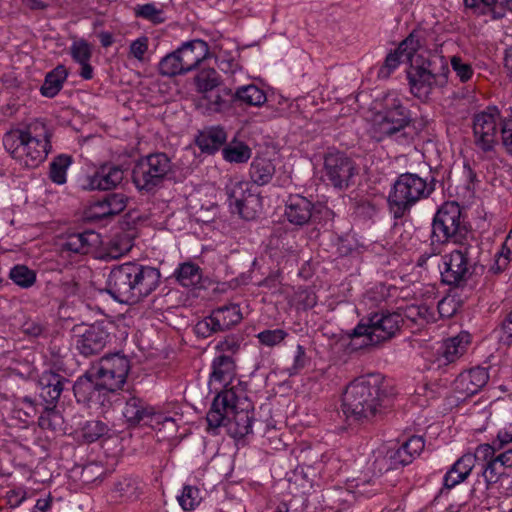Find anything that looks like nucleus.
Returning <instances> with one entry per match:
<instances>
[{
  "label": "nucleus",
  "instance_id": "1",
  "mask_svg": "<svg viewBox=\"0 0 512 512\" xmlns=\"http://www.w3.org/2000/svg\"><path fill=\"white\" fill-rule=\"evenodd\" d=\"M395 394V388L381 374L358 377L347 385L342 395V412L348 421L370 422L381 414Z\"/></svg>",
  "mask_w": 512,
  "mask_h": 512
},
{
  "label": "nucleus",
  "instance_id": "2",
  "mask_svg": "<svg viewBox=\"0 0 512 512\" xmlns=\"http://www.w3.org/2000/svg\"><path fill=\"white\" fill-rule=\"evenodd\" d=\"M160 282L158 268L129 261L110 269L105 291L119 303L136 304L153 293Z\"/></svg>",
  "mask_w": 512,
  "mask_h": 512
},
{
  "label": "nucleus",
  "instance_id": "3",
  "mask_svg": "<svg viewBox=\"0 0 512 512\" xmlns=\"http://www.w3.org/2000/svg\"><path fill=\"white\" fill-rule=\"evenodd\" d=\"M206 420L209 428L224 426L232 438L239 440L253 432L254 406L235 390L222 389L213 399Z\"/></svg>",
  "mask_w": 512,
  "mask_h": 512
},
{
  "label": "nucleus",
  "instance_id": "4",
  "mask_svg": "<svg viewBox=\"0 0 512 512\" xmlns=\"http://www.w3.org/2000/svg\"><path fill=\"white\" fill-rule=\"evenodd\" d=\"M52 129L42 119H36L24 128L12 129L3 136V145L21 165L35 168L52 150Z\"/></svg>",
  "mask_w": 512,
  "mask_h": 512
},
{
  "label": "nucleus",
  "instance_id": "5",
  "mask_svg": "<svg viewBox=\"0 0 512 512\" xmlns=\"http://www.w3.org/2000/svg\"><path fill=\"white\" fill-rule=\"evenodd\" d=\"M374 111L373 130L378 140L395 138L401 142L412 140L406 129L413 123L412 112L404 104L403 97L396 91H388L372 102Z\"/></svg>",
  "mask_w": 512,
  "mask_h": 512
},
{
  "label": "nucleus",
  "instance_id": "6",
  "mask_svg": "<svg viewBox=\"0 0 512 512\" xmlns=\"http://www.w3.org/2000/svg\"><path fill=\"white\" fill-rule=\"evenodd\" d=\"M436 183V178L431 174L426 177L411 172L398 175L387 197L393 218L402 219L419 201L429 198L436 190Z\"/></svg>",
  "mask_w": 512,
  "mask_h": 512
},
{
  "label": "nucleus",
  "instance_id": "7",
  "mask_svg": "<svg viewBox=\"0 0 512 512\" xmlns=\"http://www.w3.org/2000/svg\"><path fill=\"white\" fill-rule=\"evenodd\" d=\"M477 240L461 206L455 201L444 202L436 211L431 223L430 241L434 252L437 246L448 243L463 245Z\"/></svg>",
  "mask_w": 512,
  "mask_h": 512
},
{
  "label": "nucleus",
  "instance_id": "8",
  "mask_svg": "<svg viewBox=\"0 0 512 512\" xmlns=\"http://www.w3.org/2000/svg\"><path fill=\"white\" fill-rule=\"evenodd\" d=\"M449 73L448 63L443 56L418 55L407 70L411 94L420 101L427 102L434 89L447 85Z\"/></svg>",
  "mask_w": 512,
  "mask_h": 512
},
{
  "label": "nucleus",
  "instance_id": "9",
  "mask_svg": "<svg viewBox=\"0 0 512 512\" xmlns=\"http://www.w3.org/2000/svg\"><path fill=\"white\" fill-rule=\"evenodd\" d=\"M403 326V319L397 309L390 311L385 308L371 311L353 329V340L363 338L359 348L375 346L395 337Z\"/></svg>",
  "mask_w": 512,
  "mask_h": 512
},
{
  "label": "nucleus",
  "instance_id": "10",
  "mask_svg": "<svg viewBox=\"0 0 512 512\" xmlns=\"http://www.w3.org/2000/svg\"><path fill=\"white\" fill-rule=\"evenodd\" d=\"M443 258L441 280L444 284L454 288L464 287L476 272L478 258L481 253L479 240L459 245Z\"/></svg>",
  "mask_w": 512,
  "mask_h": 512
},
{
  "label": "nucleus",
  "instance_id": "11",
  "mask_svg": "<svg viewBox=\"0 0 512 512\" xmlns=\"http://www.w3.org/2000/svg\"><path fill=\"white\" fill-rule=\"evenodd\" d=\"M173 173V163L166 153H150L135 162L132 181L140 192L154 193Z\"/></svg>",
  "mask_w": 512,
  "mask_h": 512
},
{
  "label": "nucleus",
  "instance_id": "12",
  "mask_svg": "<svg viewBox=\"0 0 512 512\" xmlns=\"http://www.w3.org/2000/svg\"><path fill=\"white\" fill-rule=\"evenodd\" d=\"M123 416L131 426L145 425L158 430L167 427L171 431H175L177 426L172 416L136 396H130L126 400Z\"/></svg>",
  "mask_w": 512,
  "mask_h": 512
},
{
  "label": "nucleus",
  "instance_id": "13",
  "mask_svg": "<svg viewBox=\"0 0 512 512\" xmlns=\"http://www.w3.org/2000/svg\"><path fill=\"white\" fill-rule=\"evenodd\" d=\"M113 323L96 321L90 325L74 328V342L76 351L83 357L89 358L99 355L114 338Z\"/></svg>",
  "mask_w": 512,
  "mask_h": 512
},
{
  "label": "nucleus",
  "instance_id": "14",
  "mask_svg": "<svg viewBox=\"0 0 512 512\" xmlns=\"http://www.w3.org/2000/svg\"><path fill=\"white\" fill-rule=\"evenodd\" d=\"M73 393L78 404L91 409L109 408L114 392L96 374L86 372L73 384Z\"/></svg>",
  "mask_w": 512,
  "mask_h": 512
},
{
  "label": "nucleus",
  "instance_id": "15",
  "mask_svg": "<svg viewBox=\"0 0 512 512\" xmlns=\"http://www.w3.org/2000/svg\"><path fill=\"white\" fill-rule=\"evenodd\" d=\"M252 188L248 181L230 180L224 189L231 212L245 220L255 219L261 208L260 196Z\"/></svg>",
  "mask_w": 512,
  "mask_h": 512
},
{
  "label": "nucleus",
  "instance_id": "16",
  "mask_svg": "<svg viewBox=\"0 0 512 512\" xmlns=\"http://www.w3.org/2000/svg\"><path fill=\"white\" fill-rule=\"evenodd\" d=\"M500 110L496 106H488L473 116L474 144L484 153L494 150L498 143L499 128H502Z\"/></svg>",
  "mask_w": 512,
  "mask_h": 512
},
{
  "label": "nucleus",
  "instance_id": "17",
  "mask_svg": "<svg viewBox=\"0 0 512 512\" xmlns=\"http://www.w3.org/2000/svg\"><path fill=\"white\" fill-rule=\"evenodd\" d=\"M324 177L337 190H346L354 184L358 174L355 161L342 151H329L324 156Z\"/></svg>",
  "mask_w": 512,
  "mask_h": 512
},
{
  "label": "nucleus",
  "instance_id": "18",
  "mask_svg": "<svg viewBox=\"0 0 512 512\" xmlns=\"http://www.w3.org/2000/svg\"><path fill=\"white\" fill-rule=\"evenodd\" d=\"M242 312L238 304H228L213 309L209 316L198 321L195 332L202 338H207L214 333L230 330L242 320Z\"/></svg>",
  "mask_w": 512,
  "mask_h": 512
},
{
  "label": "nucleus",
  "instance_id": "19",
  "mask_svg": "<svg viewBox=\"0 0 512 512\" xmlns=\"http://www.w3.org/2000/svg\"><path fill=\"white\" fill-rule=\"evenodd\" d=\"M130 368L127 356L120 353L108 354L100 359L95 374L115 393L125 384Z\"/></svg>",
  "mask_w": 512,
  "mask_h": 512
},
{
  "label": "nucleus",
  "instance_id": "20",
  "mask_svg": "<svg viewBox=\"0 0 512 512\" xmlns=\"http://www.w3.org/2000/svg\"><path fill=\"white\" fill-rule=\"evenodd\" d=\"M325 210L326 214L331 211L319 203H314L312 199L301 194H289L285 200V219L295 227H303L311 221L316 213Z\"/></svg>",
  "mask_w": 512,
  "mask_h": 512
},
{
  "label": "nucleus",
  "instance_id": "21",
  "mask_svg": "<svg viewBox=\"0 0 512 512\" xmlns=\"http://www.w3.org/2000/svg\"><path fill=\"white\" fill-rule=\"evenodd\" d=\"M124 179L123 169L111 163H105L97 168L93 174L87 175L83 179V188L85 190H112L116 188Z\"/></svg>",
  "mask_w": 512,
  "mask_h": 512
},
{
  "label": "nucleus",
  "instance_id": "22",
  "mask_svg": "<svg viewBox=\"0 0 512 512\" xmlns=\"http://www.w3.org/2000/svg\"><path fill=\"white\" fill-rule=\"evenodd\" d=\"M198 108L203 114H229L235 108V98L233 91L225 86H221L214 91L201 95L198 100Z\"/></svg>",
  "mask_w": 512,
  "mask_h": 512
},
{
  "label": "nucleus",
  "instance_id": "23",
  "mask_svg": "<svg viewBox=\"0 0 512 512\" xmlns=\"http://www.w3.org/2000/svg\"><path fill=\"white\" fill-rule=\"evenodd\" d=\"M475 466V456L471 453L462 455L445 473L443 487L435 499L448 495L456 485L465 481Z\"/></svg>",
  "mask_w": 512,
  "mask_h": 512
},
{
  "label": "nucleus",
  "instance_id": "24",
  "mask_svg": "<svg viewBox=\"0 0 512 512\" xmlns=\"http://www.w3.org/2000/svg\"><path fill=\"white\" fill-rule=\"evenodd\" d=\"M488 381V368L477 366L458 375L455 390L464 397H470L481 391Z\"/></svg>",
  "mask_w": 512,
  "mask_h": 512
},
{
  "label": "nucleus",
  "instance_id": "25",
  "mask_svg": "<svg viewBox=\"0 0 512 512\" xmlns=\"http://www.w3.org/2000/svg\"><path fill=\"white\" fill-rule=\"evenodd\" d=\"M187 73L198 68L200 63L209 55V45L202 39L183 42L176 49Z\"/></svg>",
  "mask_w": 512,
  "mask_h": 512
},
{
  "label": "nucleus",
  "instance_id": "26",
  "mask_svg": "<svg viewBox=\"0 0 512 512\" xmlns=\"http://www.w3.org/2000/svg\"><path fill=\"white\" fill-rule=\"evenodd\" d=\"M69 383V380L65 376L51 369L45 370L38 378L40 397L47 404H56L65 388V385Z\"/></svg>",
  "mask_w": 512,
  "mask_h": 512
},
{
  "label": "nucleus",
  "instance_id": "27",
  "mask_svg": "<svg viewBox=\"0 0 512 512\" xmlns=\"http://www.w3.org/2000/svg\"><path fill=\"white\" fill-rule=\"evenodd\" d=\"M397 311L408 327L421 328L436 321L434 310L424 303L400 306Z\"/></svg>",
  "mask_w": 512,
  "mask_h": 512
},
{
  "label": "nucleus",
  "instance_id": "28",
  "mask_svg": "<svg viewBox=\"0 0 512 512\" xmlns=\"http://www.w3.org/2000/svg\"><path fill=\"white\" fill-rule=\"evenodd\" d=\"M212 371L209 377V384L219 383L224 386V389H229L227 385L233 380L236 375L235 361L231 356L221 354L215 357L211 365ZM230 389H233L231 387Z\"/></svg>",
  "mask_w": 512,
  "mask_h": 512
},
{
  "label": "nucleus",
  "instance_id": "29",
  "mask_svg": "<svg viewBox=\"0 0 512 512\" xmlns=\"http://www.w3.org/2000/svg\"><path fill=\"white\" fill-rule=\"evenodd\" d=\"M466 8L472 10L476 16L489 15L492 19H502L506 8L512 10L509 4L512 0H463Z\"/></svg>",
  "mask_w": 512,
  "mask_h": 512
},
{
  "label": "nucleus",
  "instance_id": "30",
  "mask_svg": "<svg viewBox=\"0 0 512 512\" xmlns=\"http://www.w3.org/2000/svg\"><path fill=\"white\" fill-rule=\"evenodd\" d=\"M505 470L501 463L496 461L495 458L490 460L488 463H484L482 465L481 473L479 477L483 478L484 481V490L481 491V496L477 494L479 490V486L481 485L480 479H477L475 484L473 485L470 493L472 497L480 499L482 496H487L486 491L491 489L494 484H496L501 477L505 475Z\"/></svg>",
  "mask_w": 512,
  "mask_h": 512
},
{
  "label": "nucleus",
  "instance_id": "31",
  "mask_svg": "<svg viewBox=\"0 0 512 512\" xmlns=\"http://www.w3.org/2000/svg\"><path fill=\"white\" fill-rule=\"evenodd\" d=\"M227 133L221 126H212L200 131L196 137L199 149L207 154H214L226 145Z\"/></svg>",
  "mask_w": 512,
  "mask_h": 512
},
{
  "label": "nucleus",
  "instance_id": "32",
  "mask_svg": "<svg viewBox=\"0 0 512 512\" xmlns=\"http://www.w3.org/2000/svg\"><path fill=\"white\" fill-rule=\"evenodd\" d=\"M98 234L94 231L86 230L80 233L68 234L61 243L63 252L74 254H87L92 246L97 242Z\"/></svg>",
  "mask_w": 512,
  "mask_h": 512
},
{
  "label": "nucleus",
  "instance_id": "33",
  "mask_svg": "<svg viewBox=\"0 0 512 512\" xmlns=\"http://www.w3.org/2000/svg\"><path fill=\"white\" fill-rule=\"evenodd\" d=\"M235 106L260 107L268 101L264 90L255 84L239 86L233 91Z\"/></svg>",
  "mask_w": 512,
  "mask_h": 512
},
{
  "label": "nucleus",
  "instance_id": "34",
  "mask_svg": "<svg viewBox=\"0 0 512 512\" xmlns=\"http://www.w3.org/2000/svg\"><path fill=\"white\" fill-rule=\"evenodd\" d=\"M411 463L410 456L400 447L389 449L385 455L376 457L373 462L374 471L377 469L381 474L383 471L396 470Z\"/></svg>",
  "mask_w": 512,
  "mask_h": 512
},
{
  "label": "nucleus",
  "instance_id": "35",
  "mask_svg": "<svg viewBox=\"0 0 512 512\" xmlns=\"http://www.w3.org/2000/svg\"><path fill=\"white\" fill-rule=\"evenodd\" d=\"M275 171L276 168L271 159L255 157L250 164L249 175L254 184L263 186L272 180Z\"/></svg>",
  "mask_w": 512,
  "mask_h": 512
},
{
  "label": "nucleus",
  "instance_id": "36",
  "mask_svg": "<svg viewBox=\"0 0 512 512\" xmlns=\"http://www.w3.org/2000/svg\"><path fill=\"white\" fill-rule=\"evenodd\" d=\"M68 72L64 65H58L45 76L40 88L41 95L47 98L55 97L63 87Z\"/></svg>",
  "mask_w": 512,
  "mask_h": 512
},
{
  "label": "nucleus",
  "instance_id": "37",
  "mask_svg": "<svg viewBox=\"0 0 512 512\" xmlns=\"http://www.w3.org/2000/svg\"><path fill=\"white\" fill-rule=\"evenodd\" d=\"M471 342V335L468 332H460L458 335L447 339L444 342L443 357L448 363L459 359L466 352Z\"/></svg>",
  "mask_w": 512,
  "mask_h": 512
},
{
  "label": "nucleus",
  "instance_id": "38",
  "mask_svg": "<svg viewBox=\"0 0 512 512\" xmlns=\"http://www.w3.org/2000/svg\"><path fill=\"white\" fill-rule=\"evenodd\" d=\"M223 159L229 163L242 164L252 156V149L243 141L236 138L222 148Z\"/></svg>",
  "mask_w": 512,
  "mask_h": 512
},
{
  "label": "nucleus",
  "instance_id": "39",
  "mask_svg": "<svg viewBox=\"0 0 512 512\" xmlns=\"http://www.w3.org/2000/svg\"><path fill=\"white\" fill-rule=\"evenodd\" d=\"M140 484L141 481L138 477L124 476L115 482L112 492L117 498L133 501L136 500L141 493Z\"/></svg>",
  "mask_w": 512,
  "mask_h": 512
},
{
  "label": "nucleus",
  "instance_id": "40",
  "mask_svg": "<svg viewBox=\"0 0 512 512\" xmlns=\"http://www.w3.org/2000/svg\"><path fill=\"white\" fill-rule=\"evenodd\" d=\"M173 276L183 287H193L200 283L202 274L200 267L192 262H185L178 266Z\"/></svg>",
  "mask_w": 512,
  "mask_h": 512
},
{
  "label": "nucleus",
  "instance_id": "41",
  "mask_svg": "<svg viewBox=\"0 0 512 512\" xmlns=\"http://www.w3.org/2000/svg\"><path fill=\"white\" fill-rule=\"evenodd\" d=\"M158 72L161 76L170 78L187 74L176 50L161 58L158 63Z\"/></svg>",
  "mask_w": 512,
  "mask_h": 512
},
{
  "label": "nucleus",
  "instance_id": "42",
  "mask_svg": "<svg viewBox=\"0 0 512 512\" xmlns=\"http://www.w3.org/2000/svg\"><path fill=\"white\" fill-rule=\"evenodd\" d=\"M390 288L384 283H378L368 289L363 296V303L370 309L383 308L381 305L390 297Z\"/></svg>",
  "mask_w": 512,
  "mask_h": 512
},
{
  "label": "nucleus",
  "instance_id": "43",
  "mask_svg": "<svg viewBox=\"0 0 512 512\" xmlns=\"http://www.w3.org/2000/svg\"><path fill=\"white\" fill-rule=\"evenodd\" d=\"M72 156L60 154L50 163L49 177L55 184L62 185L66 182L67 169L72 164Z\"/></svg>",
  "mask_w": 512,
  "mask_h": 512
},
{
  "label": "nucleus",
  "instance_id": "44",
  "mask_svg": "<svg viewBox=\"0 0 512 512\" xmlns=\"http://www.w3.org/2000/svg\"><path fill=\"white\" fill-rule=\"evenodd\" d=\"M195 84L202 95L207 94L221 87L220 75L214 69L201 70L195 76Z\"/></svg>",
  "mask_w": 512,
  "mask_h": 512
},
{
  "label": "nucleus",
  "instance_id": "45",
  "mask_svg": "<svg viewBox=\"0 0 512 512\" xmlns=\"http://www.w3.org/2000/svg\"><path fill=\"white\" fill-rule=\"evenodd\" d=\"M9 279L17 286L28 289L36 282V273L26 265L17 264L10 269Z\"/></svg>",
  "mask_w": 512,
  "mask_h": 512
},
{
  "label": "nucleus",
  "instance_id": "46",
  "mask_svg": "<svg viewBox=\"0 0 512 512\" xmlns=\"http://www.w3.org/2000/svg\"><path fill=\"white\" fill-rule=\"evenodd\" d=\"M134 15L137 18L147 20L155 25L166 21L164 11L158 8L155 3L138 4L134 7Z\"/></svg>",
  "mask_w": 512,
  "mask_h": 512
},
{
  "label": "nucleus",
  "instance_id": "47",
  "mask_svg": "<svg viewBox=\"0 0 512 512\" xmlns=\"http://www.w3.org/2000/svg\"><path fill=\"white\" fill-rule=\"evenodd\" d=\"M52 407L46 406L38 418V425L41 429L56 431L62 428L63 417L56 409L55 404Z\"/></svg>",
  "mask_w": 512,
  "mask_h": 512
},
{
  "label": "nucleus",
  "instance_id": "48",
  "mask_svg": "<svg viewBox=\"0 0 512 512\" xmlns=\"http://www.w3.org/2000/svg\"><path fill=\"white\" fill-rule=\"evenodd\" d=\"M109 426L101 420L87 421L82 427V436L87 443H93L108 435Z\"/></svg>",
  "mask_w": 512,
  "mask_h": 512
},
{
  "label": "nucleus",
  "instance_id": "49",
  "mask_svg": "<svg viewBox=\"0 0 512 512\" xmlns=\"http://www.w3.org/2000/svg\"><path fill=\"white\" fill-rule=\"evenodd\" d=\"M177 499L183 510L191 511L200 504L202 498L198 487L185 485L181 495H179Z\"/></svg>",
  "mask_w": 512,
  "mask_h": 512
},
{
  "label": "nucleus",
  "instance_id": "50",
  "mask_svg": "<svg viewBox=\"0 0 512 512\" xmlns=\"http://www.w3.org/2000/svg\"><path fill=\"white\" fill-rule=\"evenodd\" d=\"M422 46L419 33L416 31L411 32L397 47L402 55L405 56V60L414 61L418 55H415L418 49Z\"/></svg>",
  "mask_w": 512,
  "mask_h": 512
},
{
  "label": "nucleus",
  "instance_id": "51",
  "mask_svg": "<svg viewBox=\"0 0 512 512\" xmlns=\"http://www.w3.org/2000/svg\"><path fill=\"white\" fill-rule=\"evenodd\" d=\"M406 61L405 56L402 55V52L396 48L394 51H391L387 54L384 63L378 70V77L380 78H388L391 73L400 65V63Z\"/></svg>",
  "mask_w": 512,
  "mask_h": 512
},
{
  "label": "nucleus",
  "instance_id": "52",
  "mask_svg": "<svg viewBox=\"0 0 512 512\" xmlns=\"http://www.w3.org/2000/svg\"><path fill=\"white\" fill-rule=\"evenodd\" d=\"M462 305V301L455 294H448L443 297L437 305V310L442 318L454 316Z\"/></svg>",
  "mask_w": 512,
  "mask_h": 512
},
{
  "label": "nucleus",
  "instance_id": "53",
  "mask_svg": "<svg viewBox=\"0 0 512 512\" xmlns=\"http://www.w3.org/2000/svg\"><path fill=\"white\" fill-rule=\"evenodd\" d=\"M110 216L121 213L127 206L128 197L124 193H108L103 196Z\"/></svg>",
  "mask_w": 512,
  "mask_h": 512
},
{
  "label": "nucleus",
  "instance_id": "54",
  "mask_svg": "<svg viewBox=\"0 0 512 512\" xmlns=\"http://www.w3.org/2000/svg\"><path fill=\"white\" fill-rule=\"evenodd\" d=\"M70 55L72 59L79 64L89 62L92 57V48L86 40L79 39L72 43Z\"/></svg>",
  "mask_w": 512,
  "mask_h": 512
},
{
  "label": "nucleus",
  "instance_id": "55",
  "mask_svg": "<svg viewBox=\"0 0 512 512\" xmlns=\"http://www.w3.org/2000/svg\"><path fill=\"white\" fill-rule=\"evenodd\" d=\"M288 336V333L280 328L277 329H266L261 332H259L256 337L260 344L267 346V347H274L278 344H280L286 337Z\"/></svg>",
  "mask_w": 512,
  "mask_h": 512
},
{
  "label": "nucleus",
  "instance_id": "56",
  "mask_svg": "<svg viewBox=\"0 0 512 512\" xmlns=\"http://www.w3.org/2000/svg\"><path fill=\"white\" fill-rule=\"evenodd\" d=\"M84 216L90 222H97L111 217L103 198L92 202L85 210Z\"/></svg>",
  "mask_w": 512,
  "mask_h": 512
},
{
  "label": "nucleus",
  "instance_id": "57",
  "mask_svg": "<svg viewBox=\"0 0 512 512\" xmlns=\"http://www.w3.org/2000/svg\"><path fill=\"white\" fill-rule=\"evenodd\" d=\"M309 363V358L306 355L305 347L298 344L296 346L295 355L293 358V364L287 368L286 371L289 376H295L300 373Z\"/></svg>",
  "mask_w": 512,
  "mask_h": 512
},
{
  "label": "nucleus",
  "instance_id": "58",
  "mask_svg": "<svg viewBox=\"0 0 512 512\" xmlns=\"http://www.w3.org/2000/svg\"><path fill=\"white\" fill-rule=\"evenodd\" d=\"M451 66L461 82H467L472 78L474 71L471 64L463 62L461 57L453 56L451 58Z\"/></svg>",
  "mask_w": 512,
  "mask_h": 512
},
{
  "label": "nucleus",
  "instance_id": "59",
  "mask_svg": "<svg viewBox=\"0 0 512 512\" xmlns=\"http://www.w3.org/2000/svg\"><path fill=\"white\" fill-rule=\"evenodd\" d=\"M497 451H499V448L495 445L494 442L491 444H480L476 448V452L473 454V456H475V462L477 460H482L485 463H488L490 460H493V458H496Z\"/></svg>",
  "mask_w": 512,
  "mask_h": 512
},
{
  "label": "nucleus",
  "instance_id": "60",
  "mask_svg": "<svg viewBox=\"0 0 512 512\" xmlns=\"http://www.w3.org/2000/svg\"><path fill=\"white\" fill-rule=\"evenodd\" d=\"M60 292L67 298L76 296L80 293L81 285L75 276L65 277L59 284Z\"/></svg>",
  "mask_w": 512,
  "mask_h": 512
},
{
  "label": "nucleus",
  "instance_id": "61",
  "mask_svg": "<svg viewBox=\"0 0 512 512\" xmlns=\"http://www.w3.org/2000/svg\"><path fill=\"white\" fill-rule=\"evenodd\" d=\"M149 39L142 36L132 41L129 46V53L138 61L144 60V55L148 51Z\"/></svg>",
  "mask_w": 512,
  "mask_h": 512
},
{
  "label": "nucleus",
  "instance_id": "62",
  "mask_svg": "<svg viewBox=\"0 0 512 512\" xmlns=\"http://www.w3.org/2000/svg\"><path fill=\"white\" fill-rule=\"evenodd\" d=\"M501 140L507 153L512 155V116L504 118L502 128L500 129Z\"/></svg>",
  "mask_w": 512,
  "mask_h": 512
},
{
  "label": "nucleus",
  "instance_id": "63",
  "mask_svg": "<svg viewBox=\"0 0 512 512\" xmlns=\"http://www.w3.org/2000/svg\"><path fill=\"white\" fill-rule=\"evenodd\" d=\"M241 343V337L237 335H229L223 340H220L216 344V349L220 352H232L238 351Z\"/></svg>",
  "mask_w": 512,
  "mask_h": 512
},
{
  "label": "nucleus",
  "instance_id": "64",
  "mask_svg": "<svg viewBox=\"0 0 512 512\" xmlns=\"http://www.w3.org/2000/svg\"><path fill=\"white\" fill-rule=\"evenodd\" d=\"M298 304L304 309H312L317 304V296L311 289H303L297 294Z\"/></svg>",
  "mask_w": 512,
  "mask_h": 512
}]
</instances>
